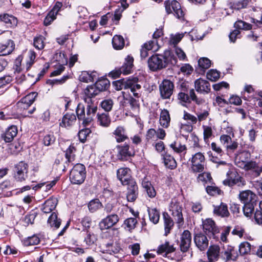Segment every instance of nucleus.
I'll use <instances>...</instances> for the list:
<instances>
[{
  "instance_id": "1",
  "label": "nucleus",
  "mask_w": 262,
  "mask_h": 262,
  "mask_svg": "<svg viewBox=\"0 0 262 262\" xmlns=\"http://www.w3.org/2000/svg\"><path fill=\"white\" fill-rule=\"evenodd\" d=\"M98 90L95 85L88 86L82 94V99L86 104V113L85 107L81 103L77 106L76 113L79 120L82 121L84 126L90 125L93 120L97 111V106L94 104L93 98L98 95Z\"/></svg>"
},
{
  "instance_id": "2",
  "label": "nucleus",
  "mask_w": 262,
  "mask_h": 262,
  "mask_svg": "<svg viewBox=\"0 0 262 262\" xmlns=\"http://www.w3.org/2000/svg\"><path fill=\"white\" fill-rule=\"evenodd\" d=\"M113 84L115 89L117 90L122 89H129L133 95L136 98L141 96V86L138 82V79L136 78L132 79H121L113 82Z\"/></svg>"
},
{
  "instance_id": "3",
  "label": "nucleus",
  "mask_w": 262,
  "mask_h": 262,
  "mask_svg": "<svg viewBox=\"0 0 262 262\" xmlns=\"http://www.w3.org/2000/svg\"><path fill=\"white\" fill-rule=\"evenodd\" d=\"M85 177V167L82 164H76L70 171V180L73 184L80 185L82 184L84 181Z\"/></svg>"
},
{
  "instance_id": "4",
  "label": "nucleus",
  "mask_w": 262,
  "mask_h": 262,
  "mask_svg": "<svg viewBox=\"0 0 262 262\" xmlns=\"http://www.w3.org/2000/svg\"><path fill=\"white\" fill-rule=\"evenodd\" d=\"M165 11L167 14H173L177 18L183 20L185 13L180 4L176 0H166L164 3Z\"/></svg>"
},
{
  "instance_id": "5",
  "label": "nucleus",
  "mask_w": 262,
  "mask_h": 262,
  "mask_svg": "<svg viewBox=\"0 0 262 262\" xmlns=\"http://www.w3.org/2000/svg\"><path fill=\"white\" fill-rule=\"evenodd\" d=\"M191 162V170L193 173L203 171L205 166V158L201 152H198L192 156L189 160Z\"/></svg>"
},
{
  "instance_id": "6",
  "label": "nucleus",
  "mask_w": 262,
  "mask_h": 262,
  "mask_svg": "<svg viewBox=\"0 0 262 262\" xmlns=\"http://www.w3.org/2000/svg\"><path fill=\"white\" fill-rule=\"evenodd\" d=\"M28 165L20 161L15 165L13 169V178L17 182H22L28 178Z\"/></svg>"
},
{
  "instance_id": "7",
  "label": "nucleus",
  "mask_w": 262,
  "mask_h": 262,
  "mask_svg": "<svg viewBox=\"0 0 262 262\" xmlns=\"http://www.w3.org/2000/svg\"><path fill=\"white\" fill-rule=\"evenodd\" d=\"M182 204L176 200H172L171 202L169 210L174 217L179 226H182L184 223V219L182 214Z\"/></svg>"
},
{
  "instance_id": "8",
  "label": "nucleus",
  "mask_w": 262,
  "mask_h": 262,
  "mask_svg": "<svg viewBox=\"0 0 262 262\" xmlns=\"http://www.w3.org/2000/svg\"><path fill=\"white\" fill-rule=\"evenodd\" d=\"M228 178L223 181L226 186L232 187L237 185L238 187H243L246 185V181L236 172H232L229 170L227 172Z\"/></svg>"
},
{
  "instance_id": "9",
  "label": "nucleus",
  "mask_w": 262,
  "mask_h": 262,
  "mask_svg": "<svg viewBox=\"0 0 262 262\" xmlns=\"http://www.w3.org/2000/svg\"><path fill=\"white\" fill-rule=\"evenodd\" d=\"M178 98L184 103H190L192 101L196 104L200 105L205 102L204 99L197 97L193 89L190 90L188 94L183 92H180L178 94Z\"/></svg>"
},
{
  "instance_id": "10",
  "label": "nucleus",
  "mask_w": 262,
  "mask_h": 262,
  "mask_svg": "<svg viewBox=\"0 0 262 262\" xmlns=\"http://www.w3.org/2000/svg\"><path fill=\"white\" fill-rule=\"evenodd\" d=\"M134 58L130 56H127L125 58V62L123 65L121 67L119 70H116L115 71H112L110 74L112 76L116 78L118 77L121 73H123L124 75H127L131 72L132 68L133 67Z\"/></svg>"
},
{
  "instance_id": "11",
  "label": "nucleus",
  "mask_w": 262,
  "mask_h": 262,
  "mask_svg": "<svg viewBox=\"0 0 262 262\" xmlns=\"http://www.w3.org/2000/svg\"><path fill=\"white\" fill-rule=\"evenodd\" d=\"M173 83L170 80L165 79L159 85L160 96L162 99H169L173 94Z\"/></svg>"
},
{
  "instance_id": "12",
  "label": "nucleus",
  "mask_w": 262,
  "mask_h": 262,
  "mask_svg": "<svg viewBox=\"0 0 262 262\" xmlns=\"http://www.w3.org/2000/svg\"><path fill=\"white\" fill-rule=\"evenodd\" d=\"M119 221L118 213H112L102 219L99 224L101 230L108 229L115 226Z\"/></svg>"
},
{
  "instance_id": "13",
  "label": "nucleus",
  "mask_w": 262,
  "mask_h": 262,
  "mask_svg": "<svg viewBox=\"0 0 262 262\" xmlns=\"http://www.w3.org/2000/svg\"><path fill=\"white\" fill-rule=\"evenodd\" d=\"M149 69L156 71L165 68V62H164L162 54L153 55L148 60Z\"/></svg>"
},
{
  "instance_id": "14",
  "label": "nucleus",
  "mask_w": 262,
  "mask_h": 262,
  "mask_svg": "<svg viewBox=\"0 0 262 262\" xmlns=\"http://www.w3.org/2000/svg\"><path fill=\"white\" fill-rule=\"evenodd\" d=\"M117 150V157L120 161H126L134 155V152L130 150L129 145L127 144L118 145L116 146Z\"/></svg>"
},
{
  "instance_id": "15",
  "label": "nucleus",
  "mask_w": 262,
  "mask_h": 262,
  "mask_svg": "<svg viewBox=\"0 0 262 262\" xmlns=\"http://www.w3.org/2000/svg\"><path fill=\"white\" fill-rule=\"evenodd\" d=\"M37 96V93L36 92L29 93L17 102V107L20 111H26L34 102Z\"/></svg>"
},
{
  "instance_id": "16",
  "label": "nucleus",
  "mask_w": 262,
  "mask_h": 262,
  "mask_svg": "<svg viewBox=\"0 0 262 262\" xmlns=\"http://www.w3.org/2000/svg\"><path fill=\"white\" fill-rule=\"evenodd\" d=\"M191 243V234L188 230H184L180 237V250L184 253L187 252Z\"/></svg>"
},
{
  "instance_id": "17",
  "label": "nucleus",
  "mask_w": 262,
  "mask_h": 262,
  "mask_svg": "<svg viewBox=\"0 0 262 262\" xmlns=\"http://www.w3.org/2000/svg\"><path fill=\"white\" fill-rule=\"evenodd\" d=\"M203 229L205 233L209 237L213 236L219 232L215 222L210 219H206L203 222Z\"/></svg>"
},
{
  "instance_id": "18",
  "label": "nucleus",
  "mask_w": 262,
  "mask_h": 262,
  "mask_svg": "<svg viewBox=\"0 0 262 262\" xmlns=\"http://www.w3.org/2000/svg\"><path fill=\"white\" fill-rule=\"evenodd\" d=\"M160 46L156 40H151L145 43L142 46L140 50V55L141 58H145L148 55V52L152 51L156 52L158 50Z\"/></svg>"
},
{
  "instance_id": "19",
  "label": "nucleus",
  "mask_w": 262,
  "mask_h": 262,
  "mask_svg": "<svg viewBox=\"0 0 262 262\" xmlns=\"http://www.w3.org/2000/svg\"><path fill=\"white\" fill-rule=\"evenodd\" d=\"M62 7V4L61 2H57L51 10L48 13V15L44 19V25L46 26L51 24V23L56 18V16L58 12Z\"/></svg>"
},
{
  "instance_id": "20",
  "label": "nucleus",
  "mask_w": 262,
  "mask_h": 262,
  "mask_svg": "<svg viewBox=\"0 0 262 262\" xmlns=\"http://www.w3.org/2000/svg\"><path fill=\"white\" fill-rule=\"evenodd\" d=\"M117 176L123 185H126L134 181L130 178V169L127 167H122L118 169Z\"/></svg>"
},
{
  "instance_id": "21",
  "label": "nucleus",
  "mask_w": 262,
  "mask_h": 262,
  "mask_svg": "<svg viewBox=\"0 0 262 262\" xmlns=\"http://www.w3.org/2000/svg\"><path fill=\"white\" fill-rule=\"evenodd\" d=\"M245 170H253L255 176H258L262 172V164L257 163L254 161H249L242 166L239 165Z\"/></svg>"
},
{
  "instance_id": "22",
  "label": "nucleus",
  "mask_w": 262,
  "mask_h": 262,
  "mask_svg": "<svg viewBox=\"0 0 262 262\" xmlns=\"http://www.w3.org/2000/svg\"><path fill=\"white\" fill-rule=\"evenodd\" d=\"M194 86L196 91L202 94H208L211 88L209 82L202 78H199L195 81Z\"/></svg>"
},
{
  "instance_id": "23",
  "label": "nucleus",
  "mask_w": 262,
  "mask_h": 262,
  "mask_svg": "<svg viewBox=\"0 0 262 262\" xmlns=\"http://www.w3.org/2000/svg\"><path fill=\"white\" fill-rule=\"evenodd\" d=\"M194 242L200 251H204L208 247L209 241L206 236L202 233L195 234L194 236Z\"/></svg>"
},
{
  "instance_id": "24",
  "label": "nucleus",
  "mask_w": 262,
  "mask_h": 262,
  "mask_svg": "<svg viewBox=\"0 0 262 262\" xmlns=\"http://www.w3.org/2000/svg\"><path fill=\"white\" fill-rule=\"evenodd\" d=\"M126 185H128V191L126 194L127 200L129 202H133L136 200L138 195L137 184L135 181H132Z\"/></svg>"
},
{
  "instance_id": "25",
  "label": "nucleus",
  "mask_w": 262,
  "mask_h": 262,
  "mask_svg": "<svg viewBox=\"0 0 262 262\" xmlns=\"http://www.w3.org/2000/svg\"><path fill=\"white\" fill-rule=\"evenodd\" d=\"M220 141L221 143L226 148L227 151H234L237 149L238 143L235 141H232L230 136L223 135L220 137Z\"/></svg>"
},
{
  "instance_id": "26",
  "label": "nucleus",
  "mask_w": 262,
  "mask_h": 262,
  "mask_svg": "<svg viewBox=\"0 0 262 262\" xmlns=\"http://www.w3.org/2000/svg\"><path fill=\"white\" fill-rule=\"evenodd\" d=\"M113 135L117 143H121L128 139L125 128L118 126L113 132Z\"/></svg>"
},
{
  "instance_id": "27",
  "label": "nucleus",
  "mask_w": 262,
  "mask_h": 262,
  "mask_svg": "<svg viewBox=\"0 0 262 262\" xmlns=\"http://www.w3.org/2000/svg\"><path fill=\"white\" fill-rule=\"evenodd\" d=\"M175 251L176 248L174 247L173 245H171L169 242L166 241L159 246L157 252L159 254L163 255L165 257H168L169 254L174 252Z\"/></svg>"
},
{
  "instance_id": "28",
  "label": "nucleus",
  "mask_w": 262,
  "mask_h": 262,
  "mask_svg": "<svg viewBox=\"0 0 262 262\" xmlns=\"http://www.w3.org/2000/svg\"><path fill=\"white\" fill-rule=\"evenodd\" d=\"M213 213L216 216L222 217H228L230 213L228 209L227 205L222 202L220 205H213Z\"/></svg>"
},
{
  "instance_id": "29",
  "label": "nucleus",
  "mask_w": 262,
  "mask_h": 262,
  "mask_svg": "<svg viewBox=\"0 0 262 262\" xmlns=\"http://www.w3.org/2000/svg\"><path fill=\"white\" fill-rule=\"evenodd\" d=\"M142 186L146 192L147 195L150 198H154L156 195V191L147 177H144L141 182Z\"/></svg>"
},
{
  "instance_id": "30",
  "label": "nucleus",
  "mask_w": 262,
  "mask_h": 262,
  "mask_svg": "<svg viewBox=\"0 0 262 262\" xmlns=\"http://www.w3.org/2000/svg\"><path fill=\"white\" fill-rule=\"evenodd\" d=\"M15 48L14 41L8 40L5 43L0 44V56H6L12 52Z\"/></svg>"
},
{
  "instance_id": "31",
  "label": "nucleus",
  "mask_w": 262,
  "mask_h": 262,
  "mask_svg": "<svg viewBox=\"0 0 262 262\" xmlns=\"http://www.w3.org/2000/svg\"><path fill=\"white\" fill-rule=\"evenodd\" d=\"M17 134V128L15 125L10 126L2 135L6 142H11Z\"/></svg>"
},
{
  "instance_id": "32",
  "label": "nucleus",
  "mask_w": 262,
  "mask_h": 262,
  "mask_svg": "<svg viewBox=\"0 0 262 262\" xmlns=\"http://www.w3.org/2000/svg\"><path fill=\"white\" fill-rule=\"evenodd\" d=\"M97 124L102 127H107L111 122L110 117L107 113H98L97 114Z\"/></svg>"
},
{
  "instance_id": "33",
  "label": "nucleus",
  "mask_w": 262,
  "mask_h": 262,
  "mask_svg": "<svg viewBox=\"0 0 262 262\" xmlns=\"http://www.w3.org/2000/svg\"><path fill=\"white\" fill-rule=\"evenodd\" d=\"M163 217L164 220V235L167 236L172 229L174 223L171 217L169 215L168 213L164 212L163 213Z\"/></svg>"
},
{
  "instance_id": "34",
  "label": "nucleus",
  "mask_w": 262,
  "mask_h": 262,
  "mask_svg": "<svg viewBox=\"0 0 262 262\" xmlns=\"http://www.w3.org/2000/svg\"><path fill=\"white\" fill-rule=\"evenodd\" d=\"M170 117L168 110L164 109L161 111L159 123L161 126L164 128H168L170 125Z\"/></svg>"
},
{
  "instance_id": "35",
  "label": "nucleus",
  "mask_w": 262,
  "mask_h": 262,
  "mask_svg": "<svg viewBox=\"0 0 262 262\" xmlns=\"http://www.w3.org/2000/svg\"><path fill=\"white\" fill-rule=\"evenodd\" d=\"M76 121V117L73 113H67L63 117L62 122L60 123V125L64 127H70L74 124Z\"/></svg>"
},
{
  "instance_id": "36",
  "label": "nucleus",
  "mask_w": 262,
  "mask_h": 262,
  "mask_svg": "<svg viewBox=\"0 0 262 262\" xmlns=\"http://www.w3.org/2000/svg\"><path fill=\"white\" fill-rule=\"evenodd\" d=\"M162 55L164 62H165V68L168 64L175 65L177 63V59L174 55L169 50H166Z\"/></svg>"
},
{
  "instance_id": "37",
  "label": "nucleus",
  "mask_w": 262,
  "mask_h": 262,
  "mask_svg": "<svg viewBox=\"0 0 262 262\" xmlns=\"http://www.w3.org/2000/svg\"><path fill=\"white\" fill-rule=\"evenodd\" d=\"M59 55V57L62 58L61 60H59V61L61 63V64L59 65L56 70L51 73V76H56L61 74V73L64 70L65 68L64 65L68 63V58L66 57L64 53L60 52Z\"/></svg>"
},
{
  "instance_id": "38",
  "label": "nucleus",
  "mask_w": 262,
  "mask_h": 262,
  "mask_svg": "<svg viewBox=\"0 0 262 262\" xmlns=\"http://www.w3.org/2000/svg\"><path fill=\"white\" fill-rule=\"evenodd\" d=\"M0 21L5 23L8 27H13L17 24V19L12 15L4 14L0 15Z\"/></svg>"
},
{
  "instance_id": "39",
  "label": "nucleus",
  "mask_w": 262,
  "mask_h": 262,
  "mask_svg": "<svg viewBox=\"0 0 262 262\" xmlns=\"http://www.w3.org/2000/svg\"><path fill=\"white\" fill-rule=\"evenodd\" d=\"M56 205L57 201L55 199H48L43 204L42 211L45 213H50L56 208Z\"/></svg>"
},
{
  "instance_id": "40",
  "label": "nucleus",
  "mask_w": 262,
  "mask_h": 262,
  "mask_svg": "<svg viewBox=\"0 0 262 262\" xmlns=\"http://www.w3.org/2000/svg\"><path fill=\"white\" fill-rule=\"evenodd\" d=\"M254 194L250 190H245L241 192L239 194V197L241 201L244 204L251 203V202L254 199Z\"/></svg>"
},
{
  "instance_id": "41",
  "label": "nucleus",
  "mask_w": 262,
  "mask_h": 262,
  "mask_svg": "<svg viewBox=\"0 0 262 262\" xmlns=\"http://www.w3.org/2000/svg\"><path fill=\"white\" fill-rule=\"evenodd\" d=\"M88 207L90 212L94 213L102 208L103 205L98 199H94L89 202Z\"/></svg>"
},
{
  "instance_id": "42",
  "label": "nucleus",
  "mask_w": 262,
  "mask_h": 262,
  "mask_svg": "<svg viewBox=\"0 0 262 262\" xmlns=\"http://www.w3.org/2000/svg\"><path fill=\"white\" fill-rule=\"evenodd\" d=\"M148 213L149 220L154 224L159 223L160 220V212L156 208H148Z\"/></svg>"
},
{
  "instance_id": "43",
  "label": "nucleus",
  "mask_w": 262,
  "mask_h": 262,
  "mask_svg": "<svg viewBox=\"0 0 262 262\" xmlns=\"http://www.w3.org/2000/svg\"><path fill=\"white\" fill-rule=\"evenodd\" d=\"M36 57V55L35 52L33 50H30L28 53V58L26 60L25 65L23 66V69H25L27 71L30 70L34 63Z\"/></svg>"
},
{
  "instance_id": "44",
  "label": "nucleus",
  "mask_w": 262,
  "mask_h": 262,
  "mask_svg": "<svg viewBox=\"0 0 262 262\" xmlns=\"http://www.w3.org/2000/svg\"><path fill=\"white\" fill-rule=\"evenodd\" d=\"M224 258L227 260H235L238 257L237 251L232 246H229L228 247L227 249L224 252Z\"/></svg>"
},
{
  "instance_id": "45",
  "label": "nucleus",
  "mask_w": 262,
  "mask_h": 262,
  "mask_svg": "<svg viewBox=\"0 0 262 262\" xmlns=\"http://www.w3.org/2000/svg\"><path fill=\"white\" fill-rule=\"evenodd\" d=\"M165 165L170 169H174L177 167V162L171 155L166 154L163 157Z\"/></svg>"
},
{
  "instance_id": "46",
  "label": "nucleus",
  "mask_w": 262,
  "mask_h": 262,
  "mask_svg": "<svg viewBox=\"0 0 262 262\" xmlns=\"http://www.w3.org/2000/svg\"><path fill=\"white\" fill-rule=\"evenodd\" d=\"M112 44L114 49L120 50L122 49L124 46V38L121 35H115L112 39Z\"/></svg>"
},
{
  "instance_id": "47",
  "label": "nucleus",
  "mask_w": 262,
  "mask_h": 262,
  "mask_svg": "<svg viewBox=\"0 0 262 262\" xmlns=\"http://www.w3.org/2000/svg\"><path fill=\"white\" fill-rule=\"evenodd\" d=\"M76 148L73 146L70 145L65 151V157L67 159L66 163H72L75 159Z\"/></svg>"
},
{
  "instance_id": "48",
  "label": "nucleus",
  "mask_w": 262,
  "mask_h": 262,
  "mask_svg": "<svg viewBox=\"0 0 262 262\" xmlns=\"http://www.w3.org/2000/svg\"><path fill=\"white\" fill-rule=\"evenodd\" d=\"M48 223L51 227L57 229L60 225L61 221L58 219L57 214L55 212H53L48 219Z\"/></svg>"
},
{
  "instance_id": "49",
  "label": "nucleus",
  "mask_w": 262,
  "mask_h": 262,
  "mask_svg": "<svg viewBox=\"0 0 262 262\" xmlns=\"http://www.w3.org/2000/svg\"><path fill=\"white\" fill-rule=\"evenodd\" d=\"M197 180L199 182H201L204 184L207 183H212V178L209 172H204L199 174L197 177Z\"/></svg>"
},
{
  "instance_id": "50",
  "label": "nucleus",
  "mask_w": 262,
  "mask_h": 262,
  "mask_svg": "<svg viewBox=\"0 0 262 262\" xmlns=\"http://www.w3.org/2000/svg\"><path fill=\"white\" fill-rule=\"evenodd\" d=\"M95 85L99 92L106 90L109 88L110 83L107 79H103L97 81Z\"/></svg>"
},
{
  "instance_id": "51",
  "label": "nucleus",
  "mask_w": 262,
  "mask_h": 262,
  "mask_svg": "<svg viewBox=\"0 0 262 262\" xmlns=\"http://www.w3.org/2000/svg\"><path fill=\"white\" fill-rule=\"evenodd\" d=\"M40 242L39 238L35 235L28 237L23 240V244L25 246L36 245Z\"/></svg>"
},
{
  "instance_id": "52",
  "label": "nucleus",
  "mask_w": 262,
  "mask_h": 262,
  "mask_svg": "<svg viewBox=\"0 0 262 262\" xmlns=\"http://www.w3.org/2000/svg\"><path fill=\"white\" fill-rule=\"evenodd\" d=\"M251 245L247 242L242 243L239 246V252L241 255H244L250 253Z\"/></svg>"
},
{
  "instance_id": "53",
  "label": "nucleus",
  "mask_w": 262,
  "mask_h": 262,
  "mask_svg": "<svg viewBox=\"0 0 262 262\" xmlns=\"http://www.w3.org/2000/svg\"><path fill=\"white\" fill-rule=\"evenodd\" d=\"M170 147L177 153L181 154L184 152L186 153L187 148L185 145H182L180 143L174 142L170 145Z\"/></svg>"
},
{
  "instance_id": "54",
  "label": "nucleus",
  "mask_w": 262,
  "mask_h": 262,
  "mask_svg": "<svg viewBox=\"0 0 262 262\" xmlns=\"http://www.w3.org/2000/svg\"><path fill=\"white\" fill-rule=\"evenodd\" d=\"M129 103L131 110L134 112H138L139 111L140 104L139 100L133 97L125 99Z\"/></svg>"
},
{
  "instance_id": "55",
  "label": "nucleus",
  "mask_w": 262,
  "mask_h": 262,
  "mask_svg": "<svg viewBox=\"0 0 262 262\" xmlns=\"http://www.w3.org/2000/svg\"><path fill=\"white\" fill-rule=\"evenodd\" d=\"M114 105V101L111 98H107L103 100L100 104L101 107L106 112H110L112 110Z\"/></svg>"
},
{
  "instance_id": "56",
  "label": "nucleus",
  "mask_w": 262,
  "mask_h": 262,
  "mask_svg": "<svg viewBox=\"0 0 262 262\" xmlns=\"http://www.w3.org/2000/svg\"><path fill=\"white\" fill-rule=\"evenodd\" d=\"M249 0H239L232 3V7L236 10H240L246 8Z\"/></svg>"
},
{
  "instance_id": "57",
  "label": "nucleus",
  "mask_w": 262,
  "mask_h": 262,
  "mask_svg": "<svg viewBox=\"0 0 262 262\" xmlns=\"http://www.w3.org/2000/svg\"><path fill=\"white\" fill-rule=\"evenodd\" d=\"M91 133V130L89 128H86L80 130L78 134L79 139L82 143H84L87 137Z\"/></svg>"
},
{
  "instance_id": "58",
  "label": "nucleus",
  "mask_w": 262,
  "mask_h": 262,
  "mask_svg": "<svg viewBox=\"0 0 262 262\" xmlns=\"http://www.w3.org/2000/svg\"><path fill=\"white\" fill-rule=\"evenodd\" d=\"M234 27L238 29H242L245 30H249L252 28L251 25L248 23H247L244 21L241 20H237L234 23Z\"/></svg>"
},
{
  "instance_id": "59",
  "label": "nucleus",
  "mask_w": 262,
  "mask_h": 262,
  "mask_svg": "<svg viewBox=\"0 0 262 262\" xmlns=\"http://www.w3.org/2000/svg\"><path fill=\"white\" fill-rule=\"evenodd\" d=\"M104 211L107 213H118L119 208L116 204L111 202L107 203L104 206Z\"/></svg>"
},
{
  "instance_id": "60",
  "label": "nucleus",
  "mask_w": 262,
  "mask_h": 262,
  "mask_svg": "<svg viewBox=\"0 0 262 262\" xmlns=\"http://www.w3.org/2000/svg\"><path fill=\"white\" fill-rule=\"evenodd\" d=\"M206 192L210 195L214 196L220 194L222 191L216 186L208 185L206 187Z\"/></svg>"
},
{
  "instance_id": "61",
  "label": "nucleus",
  "mask_w": 262,
  "mask_h": 262,
  "mask_svg": "<svg viewBox=\"0 0 262 262\" xmlns=\"http://www.w3.org/2000/svg\"><path fill=\"white\" fill-rule=\"evenodd\" d=\"M204 140L207 143L209 142V139L212 136V129L211 127L203 125Z\"/></svg>"
},
{
  "instance_id": "62",
  "label": "nucleus",
  "mask_w": 262,
  "mask_h": 262,
  "mask_svg": "<svg viewBox=\"0 0 262 262\" xmlns=\"http://www.w3.org/2000/svg\"><path fill=\"white\" fill-rule=\"evenodd\" d=\"M55 137L53 134L45 135L42 139V143L45 146H50L54 143Z\"/></svg>"
},
{
  "instance_id": "63",
  "label": "nucleus",
  "mask_w": 262,
  "mask_h": 262,
  "mask_svg": "<svg viewBox=\"0 0 262 262\" xmlns=\"http://www.w3.org/2000/svg\"><path fill=\"white\" fill-rule=\"evenodd\" d=\"M86 236L84 238V242L87 245L90 246L95 243L97 241L96 236L89 231H86Z\"/></svg>"
},
{
  "instance_id": "64",
  "label": "nucleus",
  "mask_w": 262,
  "mask_h": 262,
  "mask_svg": "<svg viewBox=\"0 0 262 262\" xmlns=\"http://www.w3.org/2000/svg\"><path fill=\"white\" fill-rule=\"evenodd\" d=\"M220 76V73L216 70H210L207 73V79L212 81H216L219 78Z\"/></svg>"
}]
</instances>
